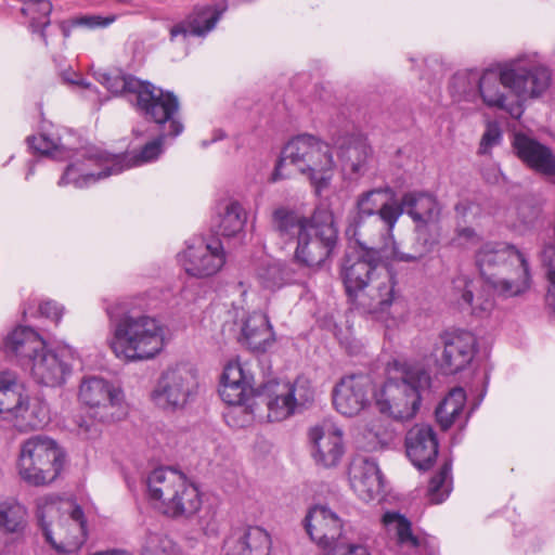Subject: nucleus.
<instances>
[{"label":"nucleus","instance_id":"nucleus-36","mask_svg":"<svg viewBox=\"0 0 555 555\" xmlns=\"http://www.w3.org/2000/svg\"><path fill=\"white\" fill-rule=\"evenodd\" d=\"M27 389L12 372H0V414L9 418L22 400L26 399Z\"/></svg>","mask_w":555,"mask_h":555},{"label":"nucleus","instance_id":"nucleus-44","mask_svg":"<svg viewBox=\"0 0 555 555\" xmlns=\"http://www.w3.org/2000/svg\"><path fill=\"white\" fill-rule=\"evenodd\" d=\"M22 13L29 17V27L34 33L39 31L42 40L47 44L44 28L50 25V14L52 3L49 0H27L24 1Z\"/></svg>","mask_w":555,"mask_h":555},{"label":"nucleus","instance_id":"nucleus-48","mask_svg":"<svg viewBox=\"0 0 555 555\" xmlns=\"http://www.w3.org/2000/svg\"><path fill=\"white\" fill-rule=\"evenodd\" d=\"M27 142L35 152L42 155H51L56 159H64L66 157L64 147L56 137L41 133L39 137H29Z\"/></svg>","mask_w":555,"mask_h":555},{"label":"nucleus","instance_id":"nucleus-25","mask_svg":"<svg viewBox=\"0 0 555 555\" xmlns=\"http://www.w3.org/2000/svg\"><path fill=\"white\" fill-rule=\"evenodd\" d=\"M512 145L517 157L530 169L545 177L555 176V154L548 146L524 133H516Z\"/></svg>","mask_w":555,"mask_h":555},{"label":"nucleus","instance_id":"nucleus-54","mask_svg":"<svg viewBox=\"0 0 555 555\" xmlns=\"http://www.w3.org/2000/svg\"><path fill=\"white\" fill-rule=\"evenodd\" d=\"M39 313L55 323H59L63 315V307L52 300H44L39 305Z\"/></svg>","mask_w":555,"mask_h":555},{"label":"nucleus","instance_id":"nucleus-53","mask_svg":"<svg viewBox=\"0 0 555 555\" xmlns=\"http://www.w3.org/2000/svg\"><path fill=\"white\" fill-rule=\"evenodd\" d=\"M326 555H371V553L367 547L362 544L343 542L335 544L332 551H327Z\"/></svg>","mask_w":555,"mask_h":555},{"label":"nucleus","instance_id":"nucleus-39","mask_svg":"<svg viewBox=\"0 0 555 555\" xmlns=\"http://www.w3.org/2000/svg\"><path fill=\"white\" fill-rule=\"evenodd\" d=\"M382 521L388 532L395 533L401 547L416 550L421 540L412 532L411 521L398 512H386Z\"/></svg>","mask_w":555,"mask_h":555},{"label":"nucleus","instance_id":"nucleus-50","mask_svg":"<svg viewBox=\"0 0 555 555\" xmlns=\"http://www.w3.org/2000/svg\"><path fill=\"white\" fill-rule=\"evenodd\" d=\"M144 555H180V550L169 538L154 534L149 538Z\"/></svg>","mask_w":555,"mask_h":555},{"label":"nucleus","instance_id":"nucleus-47","mask_svg":"<svg viewBox=\"0 0 555 555\" xmlns=\"http://www.w3.org/2000/svg\"><path fill=\"white\" fill-rule=\"evenodd\" d=\"M451 464L446 462L440 470L430 479L428 498L431 503L439 504L449 495L448 480L450 479Z\"/></svg>","mask_w":555,"mask_h":555},{"label":"nucleus","instance_id":"nucleus-35","mask_svg":"<svg viewBox=\"0 0 555 555\" xmlns=\"http://www.w3.org/2000/svg\"><path fill=\"white\" fill-rule=\"evenodd\" d=\"M246 222V212L236 201H228L220 205L219 212L214 218V228L223 236H234L240 233Z\"/></svg>","mask_w":555,"mask_h":555},{"label":"nucleus","instance_id":"nucleus-51","mask_svg":"<svg viewBox=\"0 0 555 555\" xmlns=\"http://www.w3.org/2000/svg\"><path fill=\"white\" fill-rule=\"evenodd\" d=\"M479 240L478 233L473 228L459 223L451 243L456 247H468L477 244Z\"/></svg>","mask_w":555,"mask_h":555},{"label":"nucleus","instance_id":"nucleus-32","mask_svg":"<svg viewBox=\"0 0 555 555\" xmlns=\"http://www.w3.org/2000/svg\"><path fill=\"white\" fill-rule=\"evenodd\" d=\"M241 341L254 351H266L272 345L274 333L264 313L253 312L243 320Z\"/></svg>","mask_w":555,"mask_h":555},{"label":"nucleus","instance_id":"nucleus-28","mask_svg":"<svg viewBox=\"0 0 555 555\" xmlns=\"http://www.w3.org/2000/svg\"><path fill=\"white\" fill-rule=\"evenodd\" d=\"M28 367L34 378L46 386H59L69 374V364L62 356L46 346L30 359Z\"/></svg>","mask_w":555,"mask_h":555},{"label":"nucleus","instance_id":"nucleus-38","mask_svg":"<svg viewBox=\"0 0 555 555\" xmlns=\"http://www.w3.org/2000/svg\"><path fill=\"white\" fill-rule=\"evenodd\" d=\"M466 393L462 387H455L436 409V418L443 430L450 428L462 416Z\"/></svg>","mask_w":555,"mask_h":555},{"label":"nucleus","instance_id":"nucleus-37","mask_svg":"<svg viewBox=\"0 0 555 555\" xmlns=\"http://www.w3.org/2000/svg\"><path fill=\"white\" fill-rule=\"evenodd\" d=\"M454 291L461 297L463 304L472 308L476 315L488 313L494 306V300L489 295L479 294L475 296L476 283L466 276H459L454 280Z\"/></svg>","mask_w":555,"mask_h":555},{"label":"nucleus","instance_id":"nucleus-26","mask_svg":"<svg viewBox=\"0 0 555 555\" xmlns=\"http://www.w3.org/2000/svg\"><path fill=\"white\" fill-rule=\"evenodd\" d=\"M270 535L260 527L248 526L235 529L224 541V555H268Z\"/></svg>","mask_w":555,"mask_h":555},{"label":"nucleus","instance_id":"nucleus-27","mask_svg":"<svg viewBox=\"0 0 555 555\" xmlns=\"http://www.w3.org/2000/svg\"><path fill=\"white\" fill-rule=\"evenodd\" d=\"M337 164L344 175L362 173L366 168L371 149L365 138L356 134H346L335 142Z\"/></svg>","mask_w":555,"mask_h":555},{"label":"nucleus","instance_id":"nucleus-10","mask_svg":"<svg viewBox=\"0 0 555 555\" xmlns=\"http://www.w3.org/2000/svg\"><path fill=\"white\" fill-rule=\"evenodd\" d=\"M64 462L65 452L54 439L35 435L21 443L16 467L25 482L39 487L53 482Z\"/></svg>","mask_w":555,"mask_h":555},{"label":"nucleus","instance_id":"nucleus-13","mask_svg":"<svg viewBox=\"0 0 555 555\" xmlns=\"http://www.w3.org/2000/svg\"><path fill=\"white\" fill-rule=\"evenodd\" d=\"M78 398L89 415L99 423H114L126 416L122 391L104 378H83Z\"/></svg>","mask_w":555,"mask_h":555},{"label":"nucleus","instance_id":"nucleus-24","mask_svg":"<svg viewBox=\"0 0 555 555\" xmlns=\"http://www.w3.org/2000/svg\"><path fill=\"white\" fill-rule=\"evenodd\" d=\"M406 455L412 464L426 470L433 466L438 455V440L431 426L414 425L405 436Z\"/></svg>","mask_w":555,"mask_h":555},{"label":"nucleus","instance_id":"nucleus-33","mask_svg":"<svg viewBox=\"0 0 555 555\" xmlns=\"http://www.w3.org/2000/svg\"><path fill=\"white\" fill-rule=\"evenodd\" d=\"M22 431L39 429L50 420L47 404L39 398H31L27 392L26 399L22 400L18 406L8 418Z\"/></svg>","mask_w":555,"mask_h":555},{"label":"nucleus","instance_id":"nucleus-16","mask_svg":"<svg viewBox=\"0 0 555 555\" xmlns=\"http://www.w3.org/2000/svg\"><path fill=\"white\" fill-rule=\"evenodd\" d=\"M198 390L196 373L185 365L167 370L152 392L154 403L167 411L183 409L194 400Z\"/></svg>","mask_w":555,"mask_h":555},{"label":"nucleus","instance_id":"nucleus-56","mask_svg":"<svg viewBox=\"0 0 555 555\" xmlns=\"http://www.w3.org/2000/svg\"><path fill=\"white\" fill-rule=\"evenodd\" d=\"M478 207L469 202V201H461L455 205V214L459 219H461L463 222H466V219L472 215L476 216Z\"/></svg>","mask_w":555,"mask_h":555},{"label":"nucleus","instance_id":"nucleus-41","mask_svg":"<svg viewBox=\"0 0 555 555\" xmlns=\"http://www.w3.org/2000/svg\"><path fill=\"white\" fill-rule=\"evenodd\" d=\"M27 525V509L15 500L0 502V529L21 533Z\"/></svg>","mask_w":555,"mask_h":555},{"label":"nucleus","instance_id":"nucleus-2","mask_svg":"<svg viewBox=\"0 0 555 555\" xmlns=\"http://www.w3.org/2000/svg\"><path fill=\"white\" fill-rule=\"evenodd\" d=\"M272 229L284 241L297 240L295 258L307 267H319L334 253L338 229L333 212L317 208L310 218L279 207L272 212Z\"/></svg>","mask_w":555,"mask_h":555},{"label":"nucleus","instance_id":"nucleus-57","mask_svg":"<svg viewBox=\"0 0 555 555\" xmlns=\"http://www.w3.org/2000/svg\"><path fill=\"white\" fill-rule=\"evenodd\" d=\"M78 435L82 436L86 439H92L99 436V428L86 420H81L78 422Z\"/></svg>","mask_w":555,"mask_h":555},{"label":"nucleus","instance_id":"nucleus-61","mask_svg":"<svg viewBox=\"0 0 555 555\" xmlns=\"http://www.w3.org/2000/svg\"><path fill=\"white\" fill-rule=\"evenodd\" d=\"M31 173H33V167H30V168H29V171H28V173H27V176H26V179H28V177H29Z\"/></svg>","mask_w":555,"mask_h":555},{"label":"nucleus","instance_id":"nucleus-31","mask_svg":"<svg viewBox=\"0 0 555 555\" xmlns=\"http://www.w3.org/2000/svg\"><path fill=\"white\" fill-rule=\"evenodd\" d=\"M222 14L221 10L215 7L195 8L194 11L182 22L173 25L170 29L171 39L188 36L202 37L211 31Z\"/></svg>","mask_w":555,"mask_h":555},{"label":"nucleus","instance_id":"nucleus-40","mask_svg":"<svg viewBox=\"0 0 555 555\" xmlns=\"http://www.w3.org/2000/svg\"><path fill=\"white\" fill-rule=\"evenodd\" d=\"M480 75L476 70L456 73L450 83V93L455 101L474 102L479 98Z\"/></svg>","mask_w":555,"mask_h":555},{"label":"nucleus","instance_id":"nucleus-59","mask_svg":"<svg viewBox=\"0 0 555 555\" xmlns=\"http://www.w3.org/2000/svg\"><path fill=\"white\" fill-rule=\"evenodd\" d=\"M93 555H131V554H129L126 551L113 550V551L98 552Z\"/></svg>","mask_w":555,"mask_h":555},{"label":"nucleus","instance_id":"nucleus-22","mask_svg":"<svg viewBox=\"0 0 555 555\" xmlns=\"http://www.w3.org/2000/svg\"><path fill=\"white\" fill-rule=\"evenodd\" d=\"M346 234L367 254L389 257L393 235L386 240L384 223L379 219L356 216L346 229Z\"/></svg>","mask_w":555,"mask_h":555},{"label":"nucleus","instance_id":"nucleus-58","mask_svg":"<svg viewBox=\"0 0 555 555\" xmlns=\"http://www.w3.org/2000/svg\"><path fill=\"white\" fill-rule=\"evenodd\" d=\"M72 83L79 85L85 89V96L89 100H95L98 91L89 82L82 80H70Z\"/></svg>","mask_w":555,"mask_h":555},{"label":"nucleus","instance_id":"nucleus-6","mask_svg":"<svg viewBox=\"0 0 555 555\" xmlns=\"http://www.w3.org/2000/svg\"><path fill=\"white\" fill-rule=\"evenodd\" d=\"M293 166L306 176L318 194L330 184L336 168L330 145L311 134H299L287 142L275 165L269 182L275 183L289 178Z\"/></svg>","mask_w":555,"mask_h":555},{"label":"nucleus","instance_id":"nucleus-9","mask_svg":"<svg viewBox=\"0 0 555 555\" xmlns=\"http://www.w3.org/2000/svg\"><path fill=\"white\" fill-rule=\"evenodd\" d=\"M146 485L150 500L168 517L189 519L202 506L198 488L176 469H154L149 475Z\"/></svg>","mask_w":555,"mask_h":555},{"label":"nucleus","instance_id":"nucleus-19","mask_svg":"<svg viewBox=\"0 0 555 555\" xmlns=\"http://www.w3.org/2000/svg\"><path fill=\"white\" fill-rule=\"evenodd\" d=\"M223 247L219 241L205 243L195 240L188 244L180 255V262L185 272L195 278H208L216 274L224 264Z\"/></svg>","mask_w":555,"mask_h":555},{"label":"nucleus","instance_id":"nucleus-21","mask_svg":"<svg viewBox=\"0 0 555 555\" xmlns=\"http://www.w3.org/2000/svg\"><path fill=\"white\" fill-rule=\"evenodd\" d=\"M309 439L313 444L312 456L318 465L325 468L338 465L345 453L340 428L331 422H323L310 429Z\"/></svg>","mask_w":555,"mask_h":555},{"label":"nucleus","instance_id":"nucleus-30","mask_svg":"<svg viewBox=\"0 0 555 555\" xmlns=\"http://www.w3.org/2000/svg\"><path fill=\"white\" fill-rule=\"evenodd\" d=\"M251 380L238 362H230L222 373L221 399L229 405H243L253 392Z\"/></svg>","mask_w":555,"mask_h":555},{"label":"nucleus","instance_id":"nucleus-42","mask_svg":"<svg viewBox=\"0 0 555 555\" xmlns=\"http://www.w3.org/2000/svg\"><path fill=\"white\" fill-rule=\"evenodd\" d=\"M436 242L427 237L426 230L418 227L416 230V241L410 253H403L399 249L396 241L392 242L389 258L398 262H417L431 251Z\"/></svg>","mask_w":555,"mask_h":555},{"label":"nucleus","instance_id":"nucleus-62","mask_svg":"<svg viewBox=\"0 0 555 555\" xmlns=\"http://www.w3.org/2000/svg\"><path fill=\"white\" fill-rule=\"evenodd\" d=\"M1 555H7V554H1Z\"/></svg>","mask_w":555,"mask_h":555},{"label":"nucleus","instance_id":"nucleus-17","mask_svg":"<svg viewBox=\"0 0 555 555\" xmlns=\"http://www.w3.org/2000/svg\"><path fill=\"white\" fill-rule=\"evenodd\" d=\"M375 393L370 376L364 374L347 375L336 384L333 390V402L340 414L353 417L370 405Z\"/></svg>","mask_w":555,"mask_h":555},{"label":"nucleus","instance_id":"nucleus-8","mask_svg":"<svg viewBox=\"0 0 555 555\" xmlns=\"http://www.w3.org/2000/svg\"><path fill=\"white\" fill-rule=\"evenodd\" d=\"M61 501L52 495L37 500V517L46 540L60 553L77 552L87 540V521L79 505L69 504L60 516Z\"/></svg>","mask_w":555,"mask_h":555},{"label":"nucleus","instance_id":"nucleus-20","mask_svg":"<svg viewBox=\"0 0 555 555\" xmlns=\"http://www.w3.org/2000/svg\"><path fill=\"white\" fill-rule=\"evenodd\" d=\"M305 528L312 541L321 547L332 551L341 539L343 520L324 505L311 507L305 517Z\"/></svg>","mask_w":555,"mask_h":555},{"label":"nucleus","instance_id":"nucleus-18","mask_svg":"<svg viewBox=\"0 0 555 555\" xmlns=\"http://www.w3.org/2000/svg\"><path fill=\"white\" fill-rule=\"evenodd\" d=\"M398 205L399 202L395 201V193L390 188L373 189L358 197V212L356 216L382 220L384 223V236L386 240H389L401 217V210L398 208Z\"/></svg>","mask_w":555,"mask_h":555},{"label":"nucleus","instance_id":"nucleus-34","mask_svg":"<svg viewBox=\"0 0 555 555\" xmlns=\"http://www.w3.org/2000/svg\"><path fill=\"white\" fill-rule=\"evenodd\" d=\"M398 208L401 215L406 212L415 222L428 223L436 221L440 214V208L435 199L426 193H406L399 202Z\"/></svg>","mask_w":555,"mask_h":555},{"label":"nucleus","instance_id":"nucleus-12","mask_svg":"<svg viewBox=\"0 0 555 555\" xmlns=\"http://www.w3.org/2000/svg\"><path fill=\"white\" fill-rule=\"evenodd\" d=\"M267 406L270 422H281L307 409L314 400V389L306 377L295 380L272 379L264 383L258 392Z\"/></svg>","mask_w":555,"mask_h":555},{"label":"nucleus","instance_id":"nucleus-11","mask_svg":"<svg viewBox=\"0 0 555 555\" xmlns=\"http://www.w3.org/2000/svg\"><path fill=\"white\" fill-rule=\"evenodd\" d=\"M428 384L429 375L424 370L404 369L399 377H389L374 395L376 406L380 413L395 420H410L420 408V389Z\"/></svg>","mask_w":555,"mask_h":555},{"label":"nucleus","instance_id":"nucleus-49","mask_svg":"<svg viewBox=\"0 0 555 555\" xmlns=\"http://www.w3.org/2000/svg\"><path fill=\"white\" fill-rule=\"evenodd\" d=\"M554 242L545 244L542 250V262L546 268L550 287L546 294V304L555 311V225L553 228Z\"/></svg>","mask_w":555,"mask_h":555},{"label":"nucleus","instance_id":"nucleus-4","mask_svg":"<svg viewBox=\"0 0 555 555\" xmlns=\"http://www.w3.org/2000/svg\"><path fill=\"white\" fill-rule=\"evenodd\" d=\"M380 258L367 253L346 257L341 268L348 296L359 308L373 314L387 312L398 296L396 278L379 263Z\"/></svg>","mask_w":555,"mask_h":555},{"label":"nucleus","instance_id":"nucleus-46","mask_svg":"<svg viewBox=\"0 0 555 555\" xmlns=\"http://www.w3.org/2000/svg\"><path fill=\"white\" fill-rule=\"evenodd\" d=\"M258 279L263 287L275 289L292 282L289 270L281 262L272 261L258 270Z\"/></svg>","mask_w":555,"mask_h":555},{"label":"nucleus","instance_id":"nucleus-52","mask_svg":"<svg viewBox=\"0 0 555 555\" xmlns=\"http://www.w3.org/2000/svg\"><path fill=\"white\" fill-rule=\"evenodd\" d=\"M501 140L500 127L496 124H489L480 141L479 153L488 154L493 146L500 144Z\"/></svg>","mask_w":555,"mask_h":555},{"label":"nucleus","instance_id":"nucleus-7","mask_svg":"<svg viewBox=\"0 0 555 555\" xmlns=\"http://www.w3.org/2000/svg\"><path fill=\"white\" fill-rule=\"evenodd\" d=\"M476 266L486 284L500 296L515 297L530 288L529 264L513 245L483 244L476 253Z\"/></svg>","mask_w":555,"mask_h":555},{"label":"nucleus","instance_id":"nucleus-43","mask_svg":"<svg viewBox=\"0 0 555 555\" xmlns=\"http://www.w3.org/2000/svg\"><path fill=\"white\" fill-rule=\"evenodd\" d=\"M436 242L427 237L426 230L418 227L416 230V241L410 253H403L399 249L396 241L392 242L389 258L398 262H417L431 251Z\"/></svg>","mask_w":555,"mask_h":555},{"label":"nucleus","instance_id":"nucleus-1","mask_svg":"<svg viewBox=\"0 0 555 555\" xmlns=\"http://www.w3.org/2000/svg\"><path fill=\"white\" fill-rule=\"evenodd\" d=\"M551 70L538 54H524L496 68L486 69L479 79V98L492 111L519 119L525 102L540 98L550 87Z\"/></svg>","mask_w":555,"mask_h":555},{"label":"nucleus","instance_id":"nucleus-3","mask_svg":"<svg viewBox=\"0 0 555 555\" xmlns=\"http://www.w3.org/2000/svg\"><path fill=\"white\" fill-rule=\"evenodd\" d=\"M120 302L105 307L111 323L108 346L126 362L145 361L159 354L166 345V327L160 320L145 313L124 311Z\"/></svg>","mask_w":555,"mask_h":555},{"label":"nucleus","instance_id":"nucleus-14","mask_svg":"<svg viewBox=\"0 0 555 555\" xmlns=\"http://www.w3.org/2000/svg\"><path fill=\"white\" fill-rule=\"evenodd\" d=\"M477 351V338L473 333L446 331L437 337L433 356L442 374L454 375L470 366Z\"/></svg>","mask_w":555,"mask_h":555},{"label":"nucleus","instance_id":"nucleus-5","mask_svg":"<svg viewBox=\"0 0 555 555\" xmlns=\"http://www.w3.org/2000/svg\"><path fill=\"white\" fill-rule=\"evenodd\" d=\"M167 137H171L169 131L162 130L156 139L147 142L130 159L126 156L111 155L98 147L86 149L79 159L67 166L57 184L60 186L73 184L77 189H83L111 175H117L125 168L153 162L162 154Z\"/></svg>","mask_w":555,"mask_h":555},{"label":"nucleus","instance_id":"nucleus-23","mask_svg":"<svg viewBox=\"0 0 555 555\" xmlns=\"http://www.w3.org/2000/svg\"><path fill=\"white\" fill-rule=\"evenodd\" d=\"M349 481L354 493L365 502L373 501L383 492V477L377 463L366 456L354 457L349 466Z\"/></svg>","mask_w":555,"mask_h":555},{"label":"nucleus","instance_id":"nucleus-29","mask_svg":"<svg viewBox=\"0 0 555 555\" xmlns=\"http://www.w3.org/2000/svg\"><path fill=\"white\" fill-rule=\"evenodd\" d=\"M44 347L42 338L28 326H17L3 340V350L9 358L21 365L29 364L30 359Z\"/></svg>","mask_w":555,"mask_h":555},{"label":"nucleus","instance_id":"nucleus-45","mask_svg":"<svg viewBox=\"0 0 555 555\" xmlns=\"http://www.w3.org/2000/svg\"><path fill=\"white\" fill-rule=\"evenodd\" d=\"M98 80L114 94H132L135 98L145 83V81L140 80L133 76L122 75L119 73H100Z\"/></svg>","mask_w":555,"mask_h":555},{"label":"nucleus","instance_id":"nucleus-55","mask_svg":"<svg viewBox=\"0 0 555 555\" xmlns=\"http://www.w3.org/2000/svg\"><path fill=\"white\" fill-rule=\"evenodd\" d=\"M115 21L114 16L102 17L100 15H87L75 21L76 25L87 26L89 28L106 27Z\"/></svg>","mask_w":555,"mask_h":555},{"label":"nucleus","instance_id":"nucleus-60","mask_svg":"<svg viewBox=\"0 0 555 555\" xmlns=\"http://www.w3.org/2000/svg\"><path fill=\"white\" fill-rule=\"evenodd\" d=\"M133 133H134L137 137H139V135H141V134H142V133L139 131V129H134V130H133Z\"/></svg>","mask_w":555,"mask_h":555},{"label":"nucleus","instance_id":"nucleus-15","mask_svg":"<svg viewBox=\"0 0 555 555\" xmlns=\"http://www.w3.org/2000/svg\"><path fill=\"white\" fill-rule=\"evenodd\" d=\"M135 107L146 120L169 131L171 138L182 133L183 125L178 118L179 102L173 93L145 81L135 99Z\"/></svg>","mask_w":555,"mask_h":555}]
</instances>
